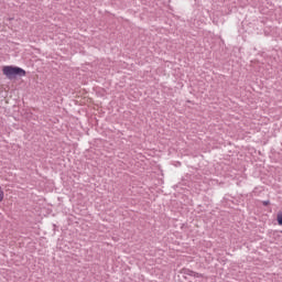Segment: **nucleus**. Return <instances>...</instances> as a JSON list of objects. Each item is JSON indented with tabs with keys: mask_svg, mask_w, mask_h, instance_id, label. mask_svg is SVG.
Returning a JSON list of instances; mask_svg holds the SVG:
<instances>
[{
	"mask_svg": "<svg viewBox=\"0 0 282 282\" xmlns=\"http://www.w3.org/2000/svg\"><path fill=\"white\" fill-rule=\"evenodd\" d=\"M262 204L263 206H270V200H263Z\"/></svg>",
	"mask_w": 282,
	"mask_h": 282,
	"instance_id": "39448f33",
	"label": "nucleus"
},
{
	"mask_svg": "<svg viewBox=\"0 0 282 282\" xmlns=\"http://www.w3.org/2000/svg\"><path fill=\"white\" fill-rule=\"evenodd\" d=\"M2 74L7 76V78L12 79L14 76L23 77L25 76V69L18 66H4L2 68Z\"/></svg>",
	"mask_w": 282,
	"mask_h": 282,
	"instance_id": "f257e3e1",
	"label": "nucleus"
},
{
	"mask_svg": "<svg viewBox=\"0 0 282 282\" xmlns=\"http://www.w3.org/2000/svg\"><path fill=\"white\" fill-rule=\"evenodd\" d=\"M6 197V193L3 192V187L0 186V202H3Z\"/></svg>",
	"mask_w": 282,
	"mask_h": 282,
	"instance_id": "20e7f679",
	"label": "nucleus"
},
{
	"mask_svg": "<svg viewBox=\"0 0 282 282\" xmlns=\"http://www.w3.org/2000/svg\"><path fill=\"white\" fill-rule=\"evenodd\" d=\"M191 276H194V279H202V276H204V274L198 273V272H192Z\"/></svg>",
	"mask_w": 282,
	"mask_h": 282,
	"instance_id": "f03ea898",
	"label": "nucleus"
},
{
	"mask_svg": "<svg viewBox=\"0 0 282 282\" xmlns=\"http://www.w3.org/2000/svg\"><path fill=\"white\" fill-rule=\"evenodd\" d=\"M276 219H278L279 226H282V212L278 213Z\"/></svg>",
	"mask_w": 282,
	"mask_h": 282,
	"instance_id": "7ed1b4c3",
	"label": "nucleus"
}]
</instances>
